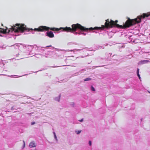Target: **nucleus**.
Here are the masks:
<instances>
[{"label":"nucleus","mask_w":150,"mask_h":150,"mask_svg":"<svg viewBox=\"0 0 150 150\" xmlns=\"http://www.w3.org/2000/svg\"><path fill=\"white\" fill-rule=\"evenodd\" d=\"M150 16V12H149L147 13H144L142 15L139 16H137V18L134 19H132L129 18H127V20L126 21L125 24L123 25H120L117 24L118 22L117 20L114 21L111 20H110L109 19H107L105 20V23L104 25H102L101 27H96L94 28H88V30H103L105 28L108 29L114 27L121 29H125L137 23H140L141 21V19L142 18H144L145 17H148Z\"/></svg>","instance_id":"f257e3e1"},{"label":"nucleus","mask_w":150,"mask_h":150,"mask_svg":"<svg viewBox=\"0 0 150 150\" xmlns=\"http://www.w3.org/2000/svg\"><path fill=\"white\" fill-rule=\"evenodd\" d=\"M72 28L66 27L65 28H50L45 26H40L38 28H35L34 30L35 31L43 32L45 31L48 30L49 29L54 31H58L62 29L64 31L67 32H75L77 30L79 29L81 30L84 31H87L88 28H85L84 27L82 26L79 23L73 24L71 25Z\"/></svg>","instance_id":"f03ea898"},{"label":"nucleus","mask_w":150,"mask_h":150,"mask_svg":"<svg viewBox=\"0 0 150 150\" xmlns=\"http://www.w3.org/2000/svg\"><path fill=\"white\" fill-rule=\"evenodd\" d=\"M6 29L0 28V33H2L4 34H6L7 33H9L11 31H14L16 33H23L25 31H29L30 30H33L32 28H27L26 26L23 24L17 23L15 25L12 26L11 28L7 30L8 28L6 27Z\"/></svg>","instance_id":"7ed1b4c3"},{"label":"nucleus","mask_w":150,"mask_h":150,"mask_svg":"<svg viewBox=\"0 0 150 150\" xmlns=\"http://www.w3.org/2000/svg\"><path fill=\"white\" fill-rule=\"evenodd\" d=\"M46 34L47 36L50 38H52L54 37V35L52 31H47Z\"/></svg>","instance_id":"20e7f679"},{"label":"nucleus","mask_w":150,"mask_h":150,"mask_svg":"<svg viewBox=\"0 0 150 150\" xmlns=\"http://www.w3.org/2000/svg\"><path fill=\"white\" fill-rule=\"evenodd\" d=\"M29 146L30 147H34L36 146V145L34 142H30L29 144Z\"/></svg>","instance_id":"39448f33"},{"label":"nucleus","mask_w":150,"mask_h":150,"mask_svg":"<svg viewBox=\"0 0 150 150\" xmlns=\"http://www.w3.org/2000/svg\"><path fill=\"white\" fill-rule=\"evenodd\" d=\"M149 61L147 60H142L140 61V62L141 64H143L145 63H146L148 62Z\"/></svg>","instance_id":"423d86ee"},{"label":"nucleus","mask_w":150,"mask_h":150,"mask_svg":"<svg viewBox=\"0 0 150 150\" xmlns=\"http://www.w3.org/2000/svg\"><path fill=\"white\" fill-rule=\"evenodd\" d=\"M149 61L147 60H142L140 61V62L141 64H143L145 63H146L148 62Z\"/></svg>","instance_id":"0eeeda50"},{"label":"nucleus","mask_w":150,"mask_h":150,"mask_svg":"<svg viewBox=\"0 0 150 150\" xmlns=\"http://www.w3.org/2000/svg\"><path fill=\"white\" fill-rule=\"evenodd\" d=\"M91 78H87L85 79L84 80V81H89V80H91Z\"/></svg>","instance_id":"6e6552de"},{"label":"nucleus","mask_w":150,"mask_h":150,"mask_svg":"<svg viewBox=\"0 0 150 150\" xmlns=\"http://www.w3.org/2000/svg\"><path fill=\"white\" fill-rule=\"evenodd\" d=\"M91 90L93 91H95V88L92 86H91Z\"/></svg>","instance_id":"1a4fd4ad"},{"label":"nucleus","mask_w":150,"mask_h":150,"mask_svg":"<svg viewBox=\"0 0 150 150\" xmlns=\"http://www.w3.org/2000/svg\"><path fill=\"white\" fill-rule=\"evenodd\" d=\"M56 100L58 101H59V100H60V97H58L57 98H56Z\"/></svg>","instance_id":"9d476101"},{"label":"nucleus","mask_w":150,"mask_h":150,"mask_svg":"<svg viewBox=\"0 0 150 150\" xmlns=\"http://www.w3.org/2000/svg\"><path fill=\"white\" fill-rule=\"evenodd\" d=\"M79 34H82L83 35H86V33H82L81 32L80 33H79Z\"/></svg>","instance_id":"9b49d317"},{"label":"nucleus","mask_w":150,"mask_h":150,"mask_svg":"<svg viewBox=\"0 0 150 150\" xmlns=\"http://www.w3.org/2000/svg\"><path fill=\"white\" fill-rule=\"evenodd\" d=\"M81 132V131H76V132L77 133V134H79L80 133V132Z\"/></svg>","instance_id":"f8f14e48"},{"label":"nucleus","mask_w":150,"mask_h":150,"mask_svg":"<svg viewBox=\"0 0 150 150\" xmlns=\"http://www.w3.org/2000/svg\"><path fill=\"white\" fill-rule=\"evenodd\" d=\"M139 69H137V74H139Z\"/></svg>","instance_id":"ddd939ff"},{"label":"nucleus","mask_w":150,"mask_h":150,"mask_svg":"<svg viewBox=\"0 0 150 150\" xmlns=\"http://www.w3.org/2000/svg\"><path fill=\"white\" fill-rule=\"evenodd\" d=\"M137 75L139 77V79H140L141 78H140V75H139V74H137Z\"/></svg>","instance_id":"4468645a"},{"label":"nucleus","mask_w":150,"mask_h":150,"mask_svg":"<svg viewBox=\"0 0 150 150\" xmlns=\"http://www.w3.org/2000/svg\"><path fill=\"white\" fill-rule=\"evenodd\" d=\"M35 124V122H33L31 123V125H33Z\"/></svg>","instance_id":"2eb2a0df"},{"label":"nucleus","mask_w":150,"mask_h":150,"mask_svg":"<svg viewBox=\"0 0 150 150\" xmlns=\"http://www.w3.org/2000/svg\"><path fill=\"white\" fill-rule=\"evenodd\" d=\"M89 144L90 146H91V141H90L89 142Z\"/></svg>","instance_id":"dca6fc26"},{"label":"nucleus","mask_w":150,"mask_h":150,"mask_svg":"<svg viewBox=\"0 0 150 150\" xmlns=\"http://www.w3.org/2000/svg\"><path fill=\"white\" fill-rule=\"evenodd\" d=\"M23 142L24 143L23 147H25V141H23Z\"/></svg>","instance_id":"f3484780"},{"label":"nucleus","mask_w":150,"mask_h":150,"mask_svg":"<svg viewBox=\"0 0 150 150\" xmlns=\"http://www.w3.org/2000/svg\"><path fill=\"white\" fill-rule=\"evenodd\" d=\"M80 121V122H82L83 121V119H82L81 120H79Z\"/></svg>","instance_id":"a211bd4d"},{"label":"nucleus","mask_w":150,"mask_h":150,"mask_svg":"<svg viewBox=\"0 0 150 150\" xmlns=\"http://www.w3.org/2000/svg\"><path fill=\"white\" fill-rule=\"evenodd\" d=\"M0 36H2V35H1L0 34Z\"/></svg>","instance_id":"6ab92c4d"},{"label":"nucleus","mask_w":150,"mask_h":150,"mask_svg":"<svg viewBox=\"0 0 150 150\" xmlns=\"http://www.w3.org/2000/svg\"><path fill=\"white\" fill-rule=\"evenodd\" d=\"M55 136V137H56V135H55V136Z\"/></svg>","instance_id":"aec40b11"},{"label":"nucleus","mask_w":150,"mask_h":150,"mask_svg":"<svg viewBox=\"0 0 150 150\" xmlns=\"http://www.w3.org/2000/svg\"><path fill=\"white\" fill-rule=\"evenodd\" d=\"M1 25L3 26V24H1Z\"/></svg>","instance_id":"412c9836"}]
</instances>
